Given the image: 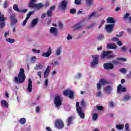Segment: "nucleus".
Returning <instances> with one entry per match:
<instances>
[{
  "label": "nucleus",
  "mask_w": 131,
  "mask_h": 131,
  "mask_svg": "<svg viewBox=\"0 0 131 131\" xmlns=\"http://www.w3.org/2000/svg\"><path fill=\"white\" fill-rule=\"evenodd\" d=\"M25 74H24V69L21 68L17 77H14V81L15 83H23L25 80Z\"/></svg>",
  "instance_id": "obj_1"
},
{
  "label": "nucleus",
  "mask_w": 131,
  "mask_h": 131,
  "mask_svg": "<svg viewBox=\"0 0 131 131\" xmlns=\"http://www.w3.org/2000/svg\"><path fill=\"white\" fill-rule=\"evenodd\" d=\"M36 0H30L29 4V8L31 9H36V10H40L44 7L42 3L35 4Z\"/></svg>",
  "instance_id": "obj_2"
},
{
  "label": "nucleus",
  "mask_w": 131,
  "mask_h": 131,
  "mask_svg": "<svg viewBox=\"0 0 131 131\" xmlns=\"http://www.w3.org/2000/svg\"><path fill=\"white\" fill-rule=\"evenodd\" d=\"M101 59H109L110 58H113L114 55L112 54V51H103L101 55Z\"/></svg>",
  "instance_id": "obj_3"
},
{
  "label": "nucleus",
  "mask_w": 131,
  "mask_h": 131,
  "mask_svg": "<svg viewBox=\"0 0 131 131\" xmlns=\"http://www.w3.org/2000/svg\"><path fill=\"white\" fill-rule=\"evenodd\" d=\"M99 55H92V58H93V60L90 63L91 67H96L98 64H99L98 59L99 58Z\"/></svg>",
  "instance_id": "obj_4"
},
{
  "label": "nucleus",
  "mask_w": 131,
  "mask_h": 131,
  "mask_svg": "<svg viewBox=\"0 0 131 131\" xmlns=\"http://www.w3.org/2000/svg\"><path fill=\"white\" fill-rule=\"evenodd\" d=\"M55 126L58 129H62L64 128L65 124L62 120H57L55 123Z\"/></svg>",
  "instance_id": "obj_5"
},
{
  "label": "nucleus",
  "mask_w": 131,
  "mask_h": 131,
  "mask_svg": "<svg viewBox=\"0 0 131 131\" xmlns=\"http://www.w3.org/2000/svg\"><path fill=\"white\" fill-rule=\"evenodd\" d=\"M54 104L57 109L60 108V106L62 105V99L61 98V96L58 95L55 97Z\"/></svg>",
  "instance_id": "obj_6"
},
{
  "label": "nucleus",
  "mask_w": 131,
  "mask_h": 131,
  "mask_svg": "<svg viewBox=\"0 0 131 131\" xmlns=\"http://www.w3.org/2000/svg\"><path fill=\"white\" fill-rule=\"evenodd\" d=\"M63 95L66 97H68L70 99H73L74 92L70 89H68L63 92Z\"/></svg>",
  "instance_id": "obj_7"
},
{
  "label": "nucleus",
  "mask_w": 131,
  "mask_h": 131,
  "mask_svg": "<svg viewBox=\"0 0 131 131\" xmlns=\"http://www.w3.org/2000/svg\"><path fill=\"white\" fill-rule=\"evenodd\" d=\"M100 14L97 11H94L91 12L88 16V20H91V19H93V18H98V17H100Z\"/></svg>",
  "instance_id": "obj_8"
},
{
  "label": "nucleus",
  "mask_w": 131,
  "mask_h": 131,
  "mask_svg": "<svg viewBox=\"0 0 131 131\" xmlns=\"http://www.w3.org/2000/svg\"><path fill=\"white\" fill-rule=\"evenodd\" d=\"M27 92H28V93H31L32 92V81L31 79H28Z\"/></svg>",
  "instance_id": "obj_9"
},
{
  "label": "nucleus",
  "mask_w": 131,
  "mask_h": 131,
  "mask_svg": "<svg viewBox=\"0 0 131 131\" xmlns=\"http://www.w3.org/2000/svg\"><path fill=\"white\" fill-rule=\"evenodd\" d=\"M76 107L77 112L78 113L79 115H84V113L82 112V110H81V107L79 106V102H77L76 103Z\"/></svg>",
  "instance_id": "obj_10"
},
{
  "label": "nucleus",
  "mask_w": 131,
  "mask_h": 131,
  "mask_svg": "<svg viewBox=\"0 0 131 131\" xmlns=\"http://www.w3.org/2000/svg\"><path fill=\"white\" fill-rule=\"evenodd\" d=\"M49 32L51 34H52V35L56 36L58 34V29H57L56 27H51L49 30Z\"/></svg>",
  "instance_id": "obj_11"
},
{
  "label": "nucleus",
  "mask_w": 131,
  "mask_h": 131,
  "mask_svg": "<svg viewBox=\"0 0 131 131\" xmlns=\"http://www.w3.org/2000/svg\"><path fill=\"white\" fill-rule=\"evenodd\" d=\"M67 4H68V1L63 0L59 5V8L62 10H65L66 9V7H67Z\"/></svg>",
  "instance_id": "obj_12"
},
{
  "label": "nucleus",
  "mask_w": 131,
  "mask_h": 131,
  "mask_svg": "<svg viewBox=\"0 0 131 131\" xmlns=\"http://www.w3.org/2000/svg\"><path fill=\"white\" fill-rule=\"evenodd\" d=\"M126 91V88L122 87L121 84H120L118 86L117 89V92L118 93L124 92Z\"/></svg>",
  "instance_id": "obj_13"
},
{
  "label": "nucleus",
  "mask_w": 131,
  "mask_h": 131,
  "mask_svg": "<svg viewBox=\"0 0 131 131\" xmlns=\"http://www.w3.org/2000/svg\"><path fill=\"white\" fill-rule=\"evenodd\" d=\"M113 27H114V24L107 25L105 26V29L107 32L110 33L112 32V29H113Z\"/></svg>",
  "instance_id": "obj_14"
},
{
  "label": "nucleus",
  "mask_w": 131,
  "mask_h": 131,
  "mask_svg": "<svg viewBox=\"0 0 131 131\" xmlns=\"http://www.w3.org/2000/svg\"><path fill=\"white\" fill-rule=\"evenodd\" d=\"M52 54V49L50 47H49L46 53H43L42 55V57H45V58H48V57H50Z\"/></svg>",
  "instance_id": "obj_15"
},
{
  "label": "nucleus",
  "mask_w": 131,
  "mask_h": 131,
  "mask_svg": "<svg viewBox=\"0 0 131 131\" xmlns=\"http://www.w3.org/2000/svg\"><path fill=\"white\" fill-rule=\"evenodd\" d=\"M104 68L106 70H109L110 69H113V64L110 63H106L104 64Z\"/></svg>",
  "instance_id": "obj_16"
},
{
  "label": "nucleus",
  "mask_w": 131,
  "mask_h": 131,
  "mask_svg": "<svg viewBox=\"0 0 131 131\" xmlns=\"http://www.w3.org/2000/svg\"><path fill=\"white\" fill-rule=\"evenodd\" d=\"M32 15V12L30 11L29 12V13L27 15V17L25 19V20L23 22L22 25L23 26H25V25H26V22H27V21H28V19H29V18L30 17V16H31Z\"/></svg>",
  "instance_id": "obj_17"
},
{
  "label": "nucleus",
  "mask_w": 131,
  "mask_h": 131,
  "mask_svg": "<svg viewBox=\"0 0 131 131\" xmlns=\"http://www.w3.org/2000/svg\"><path fill=\"white\" fill-rule=\"evenodd\" d=\"M10 19L12 21V23H13V24H16V23H17V22H18V20L17 19V18H16V14H12L10 16Z\"/></svg>",
  "instance_id": "obj_18"
},
{
  "label": "nucleus",
  "mask_w": 131,
  "mask_h": 131,
  "mask_svg": "<svg viewBox=\"0 0 131 131\" xmlns=\"http://www.w3.org/2000/svg\"><path fill=\"white\" fill-rule=\"evenodd\" d=\"M1 104L3 108H9V103L5 100H2L1 101Z\"/></svg>",
  "instance_id": "obj_19"
},
{
  "label": "nucleus",
  "mask_w": 131,
  "mask_h": 131,
  "mask_svg": "<svg viewBox=\"0 0 131 131\" xmlns=\"http://www.w3.org/2000/svg\"><path fill=\"white\" fill-rule=\"evenodd\" d=\"M38 23V18H35L33 19L30 25V28H33L35 25Z\"/></svg>",
  "instance_id": "obj_20"
},
{
  "label": "nucleus",
  "mask_w": 131,
  "mask_h": 131,
  "mask_svg": "<svg viewBox=\"0 0 131 131\" xmlns=\"http://www.w3.org/2000/svg\"><path fill=\"white\" fill-rule=\"evenodd\" d=\"M51 70V67L48 66L44 72V77L47 78L48 75L50 74V71Z\"/></svg>",
  "instance_id": "obj_21"
},
{
  "label": "nucleus",
  "mask_w": 131,
  "mask_h": 131,
  "mask_svg": "<svg viewBox=\"0 0 131 131\" xmlns=\"http://www.w3.org/2000/svg\"><path fill=\"white\" fill-rule=\"evenodd\" d=\"M74 119V117L73 116H70L67 119V126H70L71 124H72V120Z\"/></svg>",
  "instance_id": "obj_22"
},
{
  "label": "nucleus",
  "mask_w": 131,
  "mask_h": 131,
  "mask_svg": "<svg viewBox=\"0 0 131 131\" xmlns=\"http://www.w3.org/2000/svg\"><path fill=\"white\" fill-rule=\"evenodd\" d=\"M61 53H62V47L59 46L57 48L56 50L55 51V55L56 56H60Z\"/></svg>",
  "instance_id": "obj_23"
},
{
  "label": "nucleus",
  "mask_w": 131,
  "mask_h": 131,
  "mask_svg": "<svg viewBox=\"0 0 131 131\" xmlns=\"http://www.w3.org/2000/svg\"><path fill=\"white\" fill-rule=\"evenodd\" d=\"M82 26H83V25H82V24H81V23H79L76 25H75L73 26L74 31H75V30H77L78 29H79V28H81Z\"/></svg>",
  "instance_id": "obj_24"
},
{
  "label": "nucleus",
  "mask_w": 131,
  "mask_h": 131,
  "mask_svg": "<svg viewBox=\"0 0 131 131\" xmlns=\"http://www.w3.org/2000/svg\"><path fill=\"white\" fill-rule=\"evenodd\" d=\"M5 41L6 42H8V43L12 44L15 43V39H12L11 38H6Z\"/></svg>",
  "instance_id": "obj_25"
},
{
  "label": "nucleus",
  "mask_w": 131,
  "mask_h": 131,
  "mask_svg": "<svg viewBox=\"0 0 131 131\" xmlns=\"http://www.w3.org/2000/svg\"><path fill=\"white\" fill-rule=\"evenodd\" d=\"M107 48L115 50V49H117V46L114 43H110L107 45Z\"/></svg>",
  "instance_id": "obj_26"
},
{
  "label": "nucleus",
  "mask_w": 131,
  "mask_h": 131,
  "mask_svg": "<svg viewBox=\"0 0 131 131\" xmlns=\"http://www.w3.org/2000/svg\"><path fill=\"white\" fill-rule=\"evenodd\" d=\"M104 90L107 94H110V92L112 91V87H111V86H107L105 87Z\"/></svg>",
  "instance_id": "obj_27"
},
{
  "label": "nucleus",
  "mask_w": 131,
  "mask_h": 131,
  "mask_svg": "<svg viewBox=\"0 0 131 131\" xmlns=\"http://www.w3.org/2000/svg\"><path fill=\"white\" fill-rule=\"evenodd\" d=\"M7 20V17H5L4 14H2L0 12V22H5V21Z\"/></svg>",
  "instance_id": "obj_28"
},
{
  "label": "nucleus",
  "mask_w": 131,
  "mask_h": 131,
  "mask_svg": "<svg viewBox=\"0 0 131 131\" xmlns=\"http://www.w3.org/2000/svg\"><path fill=\"white\" fill-rule=\"evenodd\" d=\"M118 61H120L121 62H126V59L124 58H119L117 60L114 62V64H118Z\"/></svg>",
  "instance_id": "obj_29"
},
{
  "label": "nucleus",
  "mask_w": 131,
  "mask_h": 131,
  "mask_svg": "<svg viewBox=\"0 0 131 131\" xmlns=\"http://www.w3.org/2000/svg\"><path fill=\"white\" fill-rule=\"evenodd\" d=\"M13 10L16 12H21V9H19V7L17 4H14L13 5Z\"/></svg>",
  "instance_id": "obj_30"
},
{
  "label": "nucleus",
  "mask_w": 131,
  "mask_h": 131,
  "mask_svg": "<svg viewBox=\"0 0 131 131\" xmlns=\"http://www.w3.org/2000/svg\"><path fill=\"white\" fill-rule=\"evenodd\" d=\"M80 104L82 108H85V107H86V102H85V101L83 99L81 100Z\"/></svg>",
  "instance_id": "obj_31"
},
{
  "label": "nucleus",
  "mask_w": 131,
  "mask_h": 131,
  "mask_svg": "<svg viewBox=\"0 0 131 131\" xmlns=\"http://www.w3.org/2000/svg\"><path fill=\"white\" fill-rule=\"evenodd\" d=\"M106 21L107 23H115V20L112 17H108Z\"/></svg>",
  "instance_id": "obj_32"
},
{
  "label": "nucleus",
  "mask_w": 131,
  "mask_h": 131,
  "mask_svg": "<svg viewBox=\"0 0 131 131\" xmlns=\"http://www.w3.org/2000/svg\"><path fill=\"white\" fill-rule=\"evenodd\" d=\"M96 26H97V23L94 22L88 26L87 28H94V27H96Z\"/></svg>",
  "instance_id": "obj_33"
},
{
  "label": "nucleus",
  "mask_w": 131,
  "mask_h": 131,
  "mask_svg": "<svg viewBox=\"0 0 131 131\" xmlns=\"http://www.w3.org/2000/svg\"><path fill=\"white\" fill-rule=\"evenodd\" d=\"M99 82L102 85H104V84H106V83H108V81L104 79H100Z\"/></svg>",
  "instance_id": "obj_34"
},
{
  "label": "nucleus",
  "mask_w": 131,
  "mask_h": 131,
  "mask_svg": "<svg viewBox=\"0 0 131 131\" xmlns=\"http://www.w3.org/2000/svg\"><path fill=\"white\" fill-rule=\"evenodd\" d=\"M116 127L117 129H118L119 130H122V129H123V128L124 127V125L123 124L118 125L116 126Z\"/></svg>",
  "instance_id": "obj_35"
},
{
  "label": "nucleus",
  "mask_w": 131,
  "mask_h": 131,
  "mask_svg": "<svg viewBox=\"0 0 131 131\" xmlns=\"http://www.w3.org/2000/svg\"><path fill=\"white\" fill-rule=\"evenodd\" d=\"M35 70H38L40 69H42V66L41 64L39 63L38 64L36 65V66L34 68Z\"/></svg>",
  "instance_id": "obj_36"
},
{
  "label": "nucleus",
  "mask_w": 131,
  "mask_h": 131,
  "mask_svg": "<svg viewBox=\"0 0 131 131\" xmlns=\"http://www.w3.org/2000/svg\"><path fill=\"white\" fill-rule=\"evenodd\" d=\"M52 66H59L60 65V62L58 61H54L51 63Z\"/></svg>",
  "instance_id": "obj_37"
},
{
  "label": "nucleus",
  "mask_w": 131,
  "mask_h": 131,
  "mask_svg": "<svg viewBox=\"0 0 131 131\" xmlns=\"http://www.w3.org/2000/svg\"><path fill=\"white\" fill-rule=\"evenodd\" d=\"M102 84L99 82L96 85V89L98 91H100L101 90V88H102Z\"/></svg>",
  "instance_id": "obj_38"
},
{
  "label": "nucleus",
  "mask_w": 131,
  "mask_h": 131,
  "mask_svg": "<svg viewBox=\"0 0 131 131\" xmlns=\"http://www.w3.org/2000/svg\"><path fill=\"white\" fill-rule=\"evenodd\" d=\"M31 62L34 64L36 62V56H33L31 58Z\"/></svg>",
  "instance_id": "obj_39"
},
{
  "label": "nucleus",
  "mask_w": 131,
  "mask_h": 131,
  "mask_svg": "<svg viewBox=\"0 0 131 131\" xmlns=\"http://www.w3.org/2000/svg\"><path fill=\"white\" fill-rule=\"evenodd\" d=\"M120 72L123 73V74H125L126 73L127 70L125 68H122L119 70Z\"/></svg>",
  "instance_id": "obj_40"
},
{
  "label": "nucleus",
  "mask_w": 131,
  "mask_h": 131,
  "mask_svg": "<svg viewBox=\"0 0 131 131\" xmlns=\"http://www.w3.org/2000/svg\"><path fill=\"white\" fill-rule=\"evenodd\" d=\"M96 96H97V97H99V98H102V97L103 96V94H102V92L97 91L96 92Z\"/></svg>",
  "instance_id": "obj_41"
},
{
  "label": "nucleus",
  "mask_w": 131,
  "mask_h": 131,
  "mask_svg": "<svg viewBox=\"0 0 131 131\" xmlns=\"http://www.w3.org/2000/svg\"><path fill=\"white\" fill-rule=\"evenodd\" d=\"M130 99V96L129 95H125L123 98V101H128V100Z\"/></svg>",
  "instance_id": "obj_42"
},
{
  "label": "nucleus",
  "mask_w": 131,
  "mask_h": 131,
  "mask_svg": "<svg viewBox=\"0 0 131 131\" xmlns=\"http://www.w3.org/2000/svg\"><path fill=\"white\" fill-rule=\"evenodd\" d=\"M19 122L20 123H21V124H25V123L26 122V120L24 118H21L19 120Z\"/></svg>",
  "instance_id": "obj_43"
},
{
  "label": "nucleus",
  "mask_w": 131,
  "mask_h": 131,
  "mask_svg": "<svg viewBox=\"0 0 131 131\" xmlns=\"http://www.w3.org/2000/svg\"><path fill=\"white\" fill-rule=\"evenodd\" d=\"M47 15L48 17H52V15H53V11L51 10H48L47 12Z\"/></svg>",
  "instance_id": "obj_44"
},
{
  "label": "nucleus",
  "mask_w": 131,
  "mask_h": 131,
  "mask_svg": "<svg viewBox=\"0 0 131 131\" xmlns=\"http://www.w3.org/2000/svg\"><path fill=\"white\" fill-rule=\"evenodd\" d=\"M86 4L89 7H91L92 5H93V1L92 0H86Z\"/></svg>",
  "instance_id": "obj_45"
},
{
  "label": "nucleus",
  "mask_w": 131,
  "mask_h": 131,
  "mask_svg": "<svg viewBox=\"0 0 131 131\" xmlns=\"http://www.w3.org/2000/svg\"><path fill=\"white\" fill-rule=\"evenodd\" d=\"M75 78L76 79H79L80 78H81V73H77L75 76Z\"/></svg>",
  "instance_id": "obj_46"
},
{
  "label": "nucleus",
  "mask_w": 131,
  "mask_h": 131,
  "mask_svg": "<svg viewBox=\"0 0 131 131\" xmlns=\"http://www.w3.org/2000/svg\"><path fill=\"white\" fill-rule=\"evenodd\" d=\"M32 51L33 53H36V54H39V53H40V50H36L34 48H33Z\"/></svg>",
  "instance_id": "obj_47"
},
{
  "label": "nucleus",
  "mask_w": 131,
  "mask_h": 131,
  "mask_svg": "<svg viewBox=\"0 0 131 131\" xmlns=\"http://www.w3.org/2000/svg\"><path fill=\"white\" fill-rule=\"evenodd\" d=\"M5 25H6L5 21H0V28H4V27H5Z\"/></svg>",
  "instance_id": "obj_48"
},
{
  "label": "nucleus",
  "mask_w": 131,
  "mask_h": 131,
  "mask_svg": "<svg viewBox=\"0 0 131 131\" xmlns=\"http://www.w3.org/2000/svg\"><path fill=\"white\" fill-rule=\"evenodd\" d=\"M96 108L97 110H99V111H104V107L102 106H97Z\"/></svg>",
  "instance_id": "obj_49"
},
{
  "label": "nucleus",
  "mask_w": 131,
  "mask_h": 131,
  "mask_svg": "<svg viewBox=\"0 0 131 131\" xmlns=\"http://www.w3.org/2000/svg\"><path fill=\"white\" fill-rule=\"evenodd\" d=\"M72 38H73V36L71 34H68V36H67V40H71Z\"/></svg>",
  "instance_id": "obj_50"
},
{
  "label": "nucleus",
  "mask_w": 131,
  "mask_h": 131,
  "mask_svg": "<svg viewBox=\"0 0 131 131\" xmlns=\"http://www.w3.org/2000/svg\"><path fill=\"white\" fill-rule=\"evenodd\" d=\"M108 105H109V107H110V108H113V107H114V103L113 102V101H110L108 102Z\"/></svg>",
  "instance_id": "obj_51"
},
{
  "label": "nucleus",
  "mask_w": 131,
  "mask_h": 131,
  "mask_svg": "<svg viewBox=\"0 0 131 131\" xmlns=\"http://www.w3.org/2000/svg\"><path fill=\"white\" fill-rule=\"evenodd\" d=\"M82 0H75L74 3L75 5H80Z\"/></svg>",
  "instance_id": "obj_52"
},
{
  "label": "nucleus",
  "mask_w": 131,
  "mask_h": 131,
  "mask_svg": "<svg viewBox=\"0 0 131 131\" xmlns=\"http://www.w3.org/2000/svg\"><path fill=\"white\" fill-rule=\"evenodd\" d=\"M41 108V107L40 106H37L35 109V112H36L37 113H38V112H39V111H40Z\"/></svg>",
  "instance_id": "obj_53"
},
{
  "label": "nucleus",
  "mask_w": 131,
  "mask_h": 131,
  "mask_svg": "<svg viewBox=\"0 0 131 131\" xmlns=\"http://www.w3.org/2000/svg\"><path fill=\"white\" fill-rule=\"evenodd\" d=\"M4 97H5L6 99H9V93L7 92V91H5Z\"/></svg>",
  "instance_id": "obj_54"
},
{
  "label": "nucleus",
  "mask_w": 131,
  "mask_h": 131,
  "mask_svg": "<svg viewBox=\"0 0 131 131\" xmlns=\"http://www.w3.org/2000/svg\"><path fill=\"white\" fill-rule=\"evenodd\" d=\"M98 38V39H100V40H102V39H104V38H105V37L103 35H100Z\"/></svg>",
  "instance_id": "obj_55"
},
{
  "label": "nucleus",
  "mask_w": 131,
  "mask_h": 131,
  "mask_svg": "<svg viewBox=\"0 0 131 131\" xmlns=\"http://www.w3.org/2000/svg\"><path fill=\"white\" fill-rule=\"evenodd\" d=\"M71 14H75L76 13V10L74 9H71L70 11Z\"/></svg>",
  "instance_id": "obj_56"
},
{
  "label": "nucleus",
  "mask_w": 131,
  "mask_h": 131,
  "mask_svg": "<svg viewBox=\"0 0 131 131\" xmlns=\"http://www.w3.org/2000/svg\"><path fill=\"white\" fill-rule=\"evenodd\" d=\"M118 39H119L117 37H114L111 38V40H112V41H115V42H116V41H118Z\"/></svg>",
  "instance_id": "obj_57"
},
{
  "label": "nucleus",
  "mask_w": 131,
  "mask_h": 131,
  "mask_svg": "<svg viewBox=\"0 0 131 131\" xmlns=\"http://www.w3.org/2000/svg\"><path fill=\"white\" fill-rule=\"evenodd\" d=\"M129 18V14L126 13V14L124 16V19H125V20H126V19H128Z\"/></svg>",
  "instance_id": "obj_58"
},
{
  "label": "nucleus",
  "mask_w": 131,
  "mask_h": 131,
  "mask_svg": "<svg viewBox=\"0 0 131 131\" xmlns=\"http://www.w3.org/2000/svg\"><path fill=\"white\" fill-rule=\"evenodd\" d=\"M125 129L126 131H128L129 130V124H128V123H126L125 124Z\"/></svg>",
  "instance_id": "obj_59"
},
{
  "label": "nucleus",
  "mask_w": 131,
  "mask_h": 131,
  "mask_svg": "<svg viewBox=\"0 0 131 131\" xmlns=\"http://www.w3.org/2000/svg\"><path fill=\"white\" fill-rule=\"evenodd\" d=\"M98 116H99L98 115H93L92 117L93 120H94V121L97 120V119H98Z\"/></svg>",
  "instance_id": "obj_60"
},
{
  "label": "nucleus",
  "mask_w": 131,
  "mask_h": 131,
  "mask_svg": "<svg viewBox=\"0 0 131 131\" xmlns=\"http://www.w3.org/2000/svg\"><path fill=\"white\" fill-rule=\"evenodd\" d=\"M8 7V1H5L4 5H3V7L4 9H6Z\"/></svg>",
  "instance_id": "obj_61"
},
{
  "label": "nucleus",
  "mask_w": 131,
  "mask_h": 131,
  "mask_svg": "<svg viewBox=\"0 0 131 131\" xmlns=\"http://www.w3.org/2000/svg\"><path fill=\"white\" fill-rule=\"evenodd\" d=\"M121 50L123 52H125L126 51H127V47H122Z\"/></svg>",
  "instance_id": "obj_62"
},
{
  "label": "nucleus",
  "mask_w": 131,
  "mask_h": 131,
  "mask_svg": "<svg viewBox=\"0 0 131 131\" xmlns=\"http://www.w3.org/2000/svg\"><path fill=\"white\" fill-rule=\"evenodd\" d=\"M9 34H10V31H7V32H6L4 34V37H7L8 36V35H9Z\"/></svg>",
  "instance_id": "obj_63"
},
{
  "label": "nucleus",
  "mask_w": 131,
  "mask_h": 131,
  "mask_svg": "<svg viewBox=\"0 0 131 131\" xmlns=\"http://www.w3.org/2000/svg\"><path fill=\"white\" fill-rule=\"evenodd\" d=\"M41 71H39L37 73V75L38 76H39V77H40V78H41Z\"/></svg>",
  "instance_id": "obj_64"
}]
</instances>
